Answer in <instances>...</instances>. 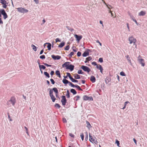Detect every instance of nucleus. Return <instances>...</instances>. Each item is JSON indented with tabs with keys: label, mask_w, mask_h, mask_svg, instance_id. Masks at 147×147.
I'll return each instance as SVG.
<instances>
[{
	"label": "nucleus",
	"mask_w": 147,
	"mask_h": 147,
	"mask_svg": "<svg viewBox=\"0 0 147 147\" xmlns=\"http://www.w3.org/2000/svg\"><path fill=\"white\" fill-rule=\"evenodd\" d=\"M98 61L101 63L103 61L102 58H99Z\"/></svg>",
	"instance_id": "obj_45"
},
{
	"label": "nucleus",
	"mask_w": 147,
	"mask_h": 147,
	"mask_svg": "<svg viewBox=\"0 0 147 147\" xmlns=\"http://www.w3.org/2000/svg\"><path fill=\"white\" fill-rule=\"evenodd\" d=\"M55 107H57V108L58 109H59L60 108V106L59 105V104H57V103H56V104L55 105Z\"/></svg>",
	"instance_id": "obj_34"
},
{
	"label": "nucleus",
	"mask_w": 147,
	"mask_h": 147,
	"mask_svg": "<svg viewBox=\"0 0 147 147\" xmlns=\"http://www.w3.org/2000/svg\"><path fill=\"white\" fill-rule=\"evenodd\" d=\"M81 68L85 71L87 72L88 73L90 71V69L88 67L82 65Z\"/></svg>",
	"instance_id": "obj_5"
},
{
	"label": "nucleus",
	"mask_w": 147,
	"mask_h": 147,
	"mask_svg": "<svg viewBox=\"0 0 147 147\" xmlns=\"http://www.w3.org/2000/svg\"><path fill=\"white\" fill-rule=\"evenodd\" d=\"M133 140L135 144H137V142L135 138H133Z\"/></svg>",
	"instance_id": "obj_63"
},
{
	"label": "nucleus",
	"mask_w": 147,
	"mask_h": 147,
	"mask_svg": "<svg viewBox=\"0 0 147 147\" xmlns=\"http://www.w3.org/2000/svg\"><path fill=\"white\" fill-rule=\"evenodd\" d=\"M120 75L123 76H125V75L123 71H121L120 73Z\"/></svg>",
	"instance_id": "obj_39"
},
{
	"label": "nucleus",
	"mask_w": 147,
	"mask_h": 147,
	"mask_svg": "<svg viewBox=\"0 0 147 147\" xmlns=\"http://www.w3.org/2000/svg\"><path fill=\"white\" fill-rule=\"evenodd\" d=\"M51 99L52 100V101L53 102H54L56 99L55 98V97L53 95L50 96Z\"/></svg>",
	"instance_id": "obj_21"
},
{
	"label": "nucleus",
	"mask_w": 147,
	"mask_h": 147,
	"mask_svg": "<svg viewBox=\"0 0 147 147\" xmlns=\"http://www.w3.org/2000/svg\"><path fill=\"white\" fill-rule=\"evenodd\" d=\"M50 81L53 84H54L55 83V82L54 81V80H53L52 79H50Z\"/></svg>",
	"instance_id": "obj_47"
},
{
	"label": "nucleus",
	"mask_w": 147,
	"mask_h": 147,
	"mask_svg": "<svg viewBox=\"0 0 147 147\" xmlns=\"http://www.w3.org/2000/svg\"><path fill=\"white\" fill-rule=\"evenodd\" d=\"M116 143L117 144V145L118 146L120 147L119 146V141H118L117 140H116Z\"/></svg>",
	"instance_id": "obj_35"
},
{
	"label": "nucleus",
	"mask_w": 147,
	"mask_h": 147,
	"mask_svg": "<svg viewBox=\"0 0 147 147\" xmlns=\"http://www.w3.org/2000/svg\"><path fill=\"white\" fill-rule=\"evenodd\" d=\"M65 44V42H62L58 45V47L59 48H62L64 46Z\"/></svg>",
	"instance_id": "obj_18"
},
{
	"label": "nucleus",
	"mask_w": 147,
	"mask_h": 147,
	"mask_svg": "<svg viewBox=\"0 0 147 147\" xmlns=\"http://www.w3.org/2000/svg\"><path fill=\"white\" fill-rule=\"evenodd\" d=\"M69 62H67L64 63L62 65L63 67H65L66 69H69L71 71L73 70L74 68V66L71 64L69 65Z\"/></svg>",
	"instance_id": "obj_1"
},
{
	"label": "nucleus",
	"mask_w": 147,
	"mask_h": 147,
	"mask_svg": "<svg viewBox=\"0 0 147 147\" xmlns=\"http://www.w3.org/2000/svg\"><path fill=\"white\" fill-rule=\"evenodd\" d=\"M43 64L47 67H51V65H48L46 63H43Z\"/></svg>",
	"instance_id": "obj_53"
},
{
	"label": "nucleus",
	"mask_w": 147,
	"mask_h": 147,
	"mask_svg": "<svg viewBox=\"0 0 147 147\" xmlns=\"http://www.w3.org/2000/svg\"><path fill=\"white\" fill-rule=\"evenodd\" d=\"M69 45H67V46H66L65 48V50H68L69 49Z\"/></svg>",
	"instance_id": "obj_38"
},
{
	"label": "nucleus",
	"mask_w": 147,
	"mask_h": 147,
	"mask_svg": "<svg viewBox=\"0 0 147 147\" xmlns=\"http://www.w3.org/2000/svg\"><path fill=\"white\" fill-rule=\"evenodd\" d=\"M1 13L3 15L4 19H5L7 18V16L4 9H2L1 10Z\"/></svg>",
	"instance_id": "obj_8"
},
{
	"label": "nucleus",
	"mask_w": 147,
	"mask_h": 147,
	"mask_svg": "<svg viewBox=\"0 0 147 147\" xmlns=\"http://www.w3.org/2000/svg\"><path fill=\"white\" fill-rule=\"evenodd\" d=\"M24 128H25V129L26 130V134H27L28 135H29V133H28V128L26 126L24 127Z\"/></svg>",
	"instance_id": "obj_37"
},
{
	"label": "nucleus",
	"mask_w": 147,
	"mask_h": 147,
	"mask_svg": "<svg viewBox=\"0 0 147 147\" xmlns=\"http://www.w3.org/2000/svg\"><path fill=\"white\" fill-rule=\"evenodd\" d=\"M89 55V53L88 51H85L84 53L82 54V56L84 57H86Z\"/></svg>",
	"instance_id": "obj_17"
},
{
	"label": "nucleus",
	"mask_w": 147,
	"mask_h": 147,
	"mask_svg": "<svg viewBox=\"0 0 147 147\" xmlns=\"http://www.w3.org/2000/svg\"><path fill=\"white\" fill-rule=\"evenodd\" d=\"M87 127L88 128L90 129L92 127L91 126V125L90 124V123L89 122L87 121Z\"/></svg>",
	"instance_id": "obj_33"
},
{
	"label": "nucleus",
	"mask_w": 147,
	"mask_h": 147,
	"mask_svg": "<svg viewBox=\"0 0 147 147\" xmlns=\"http://www.w3.org/2000/svg\"><path fill=\"white\" fill-rule=\"evenodd\" d=\"M126 57L127 59V60H128V61L129 62V63H130V64L131 65H132V63L131 61V60L130 59V58L129 56L128 55H127L126 56Z\"/></svg>",
	"instance_id": "obj_16"
},
{
	"label": "nucleus",
	"mask_w": 147,
	"mask_h": 147,
	"mask_svg": "<svg viewBox=\"0 0 147 147\" xmlns=\"http://www.w3.org/2000/svg\"><path fill=\"white\" fill-rule=\"evenodd\" d=\"M31 47H32V49L34 51H36L37 48L34 45H31Z\"/></svg>",
	"instance_id": "obj_23"
},
{
	"label": "nucleus",
	"mask_w": 147,
	"mask_h": 147,
	"mask_svg": "<svg viewBox=\"0 0 147 147\" xmlns=\"http://www.w3.org/2000/svg\"><path fill=\"white\" fill-rule=\"evenodd\" d=\"M80 137H81L82 140L83 141L84 140V136L82 133L80 135Z\"/></svg>",
	"instance_id": "obj_41"
},
{
	"label": "nucleus",
	"mask_w": 147,
	"mask_h": 147,
	"mask_svg": "<svg viewBox=\"0 0 147 147\" xmlns=\"http://www.w3.org/2000/svg\"><path fill=\"white\" fill-rule=\"evenodd\" d=\"M76 87L79 90H82L80 88V87L78 85H76Z\"/></svg>",
	"instance_id": "obj_42"
},
{
	"label": "nucleus",
	"mask_w": 147,
	"mask_h": 147,
	"mask_svg": "<svg viewBox=\"0 0 147 147\" xmlns=\"http://www.w3.org/2000/svg\"><path fill=\"white\" fill-rule=\"evenodd\" d=\"M92 65H97L96 64V62H93L92 63Z\"/></svg>",
	"instance_id": "obj_62"
},
{
	"label": "nucleus",
	"mask_w": 147,
	"mask_h": 147,
	"mask_svg": "<svg viewBox=\"0 0 147 147\" xmlns=\"http://www.w3.org/2000/svg\"><path fill=\"white\" fill-rule=\"evenodd\" d=\"M0 2L2 4H8V3L6 2V1H5V0H0Z\"/></svg>",
	"instance_id": "obj_25"
},
{
	"label": "nucleus",
	"mask_w": 147,
	"mask_h": 147,
	"mask_svg": "<svg viewBox=\"0 0 147 147\" xmlns=\"http://www.w3.org/2000/svg\"><path fill=\"white\" fill-rule=\"evenodd\" d=\"M39 68L40 70H41L42 69H45V67L43 65H39Z\"/></svg>",
	"instance_id": "obj_20"
},
{
	"label": "nucleus",
	"mask_w": 147,
	"mask_h": 147,
	"mask_svg": "<svg viewBox=\"0 0 147 147\" xmlns=\"http://www.w3.org/2000/svg\"><path fill=\"white\" fill-rule=\"evenodd\" d=\"M3 4V7L5 8H6L7 7V4Z\"/></svg>",
	"instance_id": "obj_56"
},
{
	"label": "nucleus",
	"mask_w": 147,
	"mask_h": 147,
	"mask_svg": "<svg viewBox=\"0 0 147 147\" xmlns=\"http://www.w3.org/2000/svg\"><path fill=\"white\" fill-rule=\"evenodd\" d=\"M127 29H128V31H130V29H129V24H128V23H127Z\"/></svg>",
	"instance_id": "obj_55"
},
{
	"label": "nucleus",
	"mask_w": 147,
	"mask_h": 147,
	"mask_svg": "<svg viewBox=\"0 0 147 147\" xmlns=\"http://www.w3.org/2000/svg\"><path fill=\"white\" fill-rule=\"evenodd\" d=\"M53 90L56 93V94H57L58 93V90L56 88H53Z\"/></svg>",
	"instance_id": "obj_27"
},
{
	"label": "nucleus",
	"mask_w": 147,
	"mask_h": 147,
	"mask_svg": "<svg viewBox=\"0 0 147 147\" xmlns=\"http://www.w3.org/2000/svg\"><path fill=\"white\" fill-rule=\"evenodd\" d=\"M61 98L62 99L61 100V102H62L63 105H65L66 102V100L65 97L64 96H62Z\"/></svg>",
	"instance_id": "obj_6"
},
{
	"label": "nucleus",
	"mask_w": 147,
	"mask_h": 147,
	"mask_svg": "<svg viewBox=\"0 0 147 147\" xmlns=\"http://www.w3.org/2000/svg\"><path fill=\"white\" fill-rule=\"evenodd\" d=\"M146 14V11H142L138 13V15L139 16H144Z\"/></svg>",
	"instance_id": "obj_11"
},
{
	"label": "nucleus",
	"mask_w": 147,
	"mask_h": 147,
	"mask_svg": "<svg viewBox=\"0 0 147 147\" xmlns=\"http://www.w3.org/2000/svg\"><path fill=\"white\" fill-rule=\"evenodd\" d=\"M96 67L100 70L101 73L102 74L103 73V69L102 66L100 65H99L98 66L97 65Z\"/></svg>",
	"instance_id": "obj_12"
},
{
	"label": "nucleus",
	"mask_w": 147,
	"mask_h": 147,
	"mask_svg": "<svg viewBox=\"0 0 147 147\" xmlns=\"http://www.w3.org/2000/svg\"><path fill=\"white\" fill-rule=\"evenodd\" d=\"M66 95L67 96V98H69L70 97L69 96V92L68 90H67V94Z\"/></svg>",
	"instance_id": "obj_31"
},
{
	"label": "nucleus",
	"mask_w": 147,
	"mask_h": 147,
	"mask_svg": "<svg viewBox=\"0 0 147 147\" xmlns=\"http://www.w3.org/2000/svg\"><path fill=\"white\" fill-rule=\"evenodd\" d=\"M18 11L22 13H26L28 12V10L24 8L20 7L17 8Z\"/></svg>",
	"instance_id": "obj_3"
},
{
	"label": "nucleus",
	"mask_w": 147,
	"mask_h": 147,
	"mask_svg": "<svg viewBox=\"0 0 147 147\" xmlns=\"http://www.w3.org/2000/svg\"><path fill=\"white\" fill-rule=\"evenodd\" d=\"M88 96H84L83 97V99L84 100H88Z\"/></svg>",
	"instance_id": "obj_29"
},
{
	"label": "nucleus",
	"mask_w": 147,
	"mask_h": 147,
	"mask_svg": "<svg viewBox=\"0 0 147 147\" xmlns=\"http://www.w3.org/2000/svg\"><path fill=\"white\" fill-rule=\"evenodd\" d=\"M52 58L54 60H59L60 59L61 57L59 55L55 56L53 55H52L51 56Z\"/></svg>",
	"instance_id": "obj_9"
},
{
	"label": "nucleus",
	"mask_w": 147,
	"mask_h": 147,
	"mask_svg": "<svg viewBox=\"0 0 147 147\" xmlns=\"http://www.w3.org/2000/svg\"><path fill=\"white\" fill-rule=\"evenodd\" d=\"M54 73V71H52L51 72L50 74L51 75H53V74Z\"/></svg>",
	"instance_id": "obj_64"
},
{
	"label": "nucleus",
	"mask_w": 147,
	"mask_h": 147,
	"mask_svg": "<svg viewBox=\"0 0 147 147\" xmlns=\"http://www.w3.org/2000/svg\"><path fill=\"white\" fill-rule=\"evenodd\" d=\"M74 76L75 79H80V76L77 74H75L74 75Z\"/></svg>",
	"instance_id": "obj_15"
},
{
	"label": "nucleus",
	"mask_w": 147,
	"mask_h": 147,
	"mask_svg": "<svg viewBox=\"0 0 147 147\" xmlns=\"http://www.w3.org/2000/svg\"><path fill=\"white\" fill-rule=\"evenodd\" d=\"M92 59V57H89L87 58L86 59L88 61H90Z\"/></svg>",
	"instance_id": "obj_40"
},
{
	"label": "nucleus",
	"mask_w": 147,
	"mask_h": 147,
	"mask_svg": "<svg viewBox=\"0 0 147 147\" xmlns=\"http://www.w3.org/2000/svg\"><path fill=\"white\" fill-rule=\"evenodd\" d=\"M93 142L95 144H97L98 142L96 140H95L94 139H93Z\"/></svg>",
	"instance_id": "obj_60"
},
{
	"label": "nucleus",
	"mask_w": 147,
	"mask_h": 147,
	"mask_svg": "<svg viewBox=\"0 0 147 147\" xmlns=\"http://www.w3.org/2000/svg\"><path fill=\"white\" fill-rule=\"evenodd\" d=\"M67 76H68V77H69L70 79H71V78H72V77L71 76L70 74L69 73H67Z\"/></svg>",
	"instance_id": "obj_36"
},
{
	"label": "nucleus",
	"mask_w": 147,
	"mask_h": 147,
	"mask_svg": "<svg viewBox=\"0 0 147 147\" xmlns=\"http://www.w3.org/2000/svg\"><path fill=\"white\" fill-rule=\"evenodd\" d=\"M46 44H47V47L48 48V50H50L51 49V44L49 43H46L44 44V46H45V45Z\"/></svg>",
	"instance_id": "obj_13"
},
{
	"label": "nucleus",
	"mask_w": 147,
	"mask_h": 147,
	"mask_svg": "<svg viewBox=\"0 0 147 147\" xmlns=\"http://www.w3.org/2000/svg\"><path fill=\"white\" fill-rule=\"evenodd\" d=\"M96 42L97 43H98L99 44V45H100V46H102V44H101V43L98 40H96Z\"/></svg>",
	"instance_id": "obj_58"
},
{
	"label": "nucleus",
	"mask_w": 147,
	"mask_h": 147,
	"mask_svg": "<svg viewBox=\"0 0 147 147\" xmlns=\"http://www.w3.org/2000/svg\"><path fill=\"white\" fill-rule=\"evenodd\" d=\"M70 80L73 82H78V80L74 79L72 77Z\"/></svg>",
	"instance_id": "obj_28"
},
{
	"label": "nucleus",
	"mask_w": 147,
	"mask_h": 147,
	"mask_svg": "<svg viewBox=\"0 0 147 147\" xmlns=\"http://www.w3.org/2000/svg\"><path fill=\"white\" fill-rule=\"evenodd\" d=\"M93 100V98L92 96L89 97L88 98V100Z\"/></svg>",
	"instance_id": "obj_49"
},
{
	"label": "nucleus",
	"mask_w": 147,
	"mask_h": 147,
	"mask_svg": "<svg viewBox=\"0 0 147 147\" xmlns=\"http://www.w3.org/2000/svg\"><path fill=\"white\" fill-rule=\"evenodd\" d=\"M138 61L139 63L142 66L144 67L145 66V62L143 59L138 57Z\"/></svg>",
	"instance_id": "obj_4"
},
{
	"label": "nucleus",
	"mask_w": 147,
	"mask_h": 147,
	"mask_svg": "<svg viewBox=\"0 0 147 147\" xmlns=\"http://www.w3.org/2000/svg\"><path fill=\"white\" fill-rule=\"evenodd\" d=\"M133 20L136 23L137 26L138 25V23L137 22L136 19H133Z\"/></svg>",
	"instance_id": "obj_46"
},
{
	"label": "nucleus",
	"mask_w": 147,
	"mask_h": 147,
	"mask_svg": "<svg viewBox=\"0 0 147 147\" xmlns=\"http://www.w3.org/2000/svg\"><path fill=\"white\" fill-rule=\"evenodd\" d=\"M8 117L10 121H12V120L11 117H10V116H9V115H8Z\"/></svg>",
	"instance_id": "obj_52"
},
{
	"label": "nucleus",
	"mask_w": 147,
	"mask_h": 147,
	"mask_svg": "<svg viewBox=\"0 0 147 147\" xmlns=\"http://www.w3.org/2000/svg\"><path fill=\"white\" fill-rule=\"evenodd\" d=\"M90 81L93 83H94L95 82L96 79L95 77L93 76H92L90 78Z\"/></svg>",
	"instance_id": "obj_14"
},
{
	"label": "nucleus",
	"mask_w": 147,
	"mask_h": 147,
	"mask_svg": "<svg viewBox=\"0 0 147 147\" xmlns=\"http://www.w3.org/2000/svg\"><path fill=\"white\" fill-rule=\"evenodd\" d=\"M34 1L36 4H38L39 3L38 0H34Z\"/></svg>",
	"instance_id": "obj_57"
},
{
	"label": "nucleus",
	"mask_w": 147,
	"mask_h": 147,
	"mask_svg": "<svg viewBox=\"0 0 147 147\" xmlns=\"http://www.w3.org/2000/svg\"><path fill=\"white\" fill-rule=\"evenodd\" d=\"M9 101L11 103L13 106H14L15 105L16 103V99L14 97H11Z\"/></svg>",
	"instance_id": "obj_10"
},
{
	"label": "nucleus",
	"mask_w": 147,
	"mask_h": 147,
	"mask_svg": "<svg viewBox=\"0 0 147 147\" xmlns=\"http://www.w3.org/2000/svg\"><path fill=\"white\" fill-rule=\"evenodd\" d=\"M73 50L75 52H76L77 51V49L75 47H74H74H73Z\"/></svg>",
	"instance_id": "obj_48"
},
{
	"label": "nucleus",
	"mask_w": 147,
	"mask_h": 147,
	"mask_svg": "<svg viewBox=\"0 0 147 147\" xmlns=\"http://www.w3.org/2000/svg\"><path fill=\"white\" fill-rule=\"evenodd\" d=\"M89 137L90 141L91 142H93V139H92V136L90 135V134H89Z\"/></svg>",
	"instance_id": "obj_26"
},
{
	"label": "nucleus",
	"mask_w": 147,
	"mask_h": 147,
	"mask_svg": "<svg viewBox=\"0 0 147 147\" xmlns=\"http://www.w3.org/2000/svg\"><path fill=\"white\" fill-rule=\"evenodd\" d=\"M77 56H78V57H80L81 56V53L80 52H78V53H77Z\"/></svg>",
	"instance_id": "obj_54"
},
{
	"label": "nucleus",
	"mask_w": 147,
	"mask_h": 147,
	"mask_svg": "<svg viewBox=\"0 0 147 147\" xmlns=\"http://www.w3.org/2000/svg\"><path fill=\"white\" fill-rule=\"evenodd\" d=\"M74 36L76 38V40L78 42H79L80 40L82 38V35H78L77 34H75Z\"/></svg>",
	"instance_id": "obj_7"
},
{
	"label": "nucleus",
	"mask_w": 147,
	"mask_h": 147,
	"mask_svg": "<svg viewBox=\"0 0 147 147\" xmlns=\"http://www.w3.org/2000/svg\"><path fill=\"white\" fill-rule=\"evenodd\" d=\"M63 121L64 123H66L67 122V121L66 120V119L65 118H63Z\"/></svg>",
	"instance_id": "obj_61"
},
{
	"label": "nucleus",
	"mask_w": 147,
	"mask_h": 147,
	"mask_svg": "<svg viewBox=\"0 0 147 147\" xmlns=\"http://www.w3.org/2000/svg\"><path fill=\"white\" fill-rule=\"evenodd\" d=\"M71 92L72 93L74 94H76L77 92L74 89H72L70 90Z\"/></svg>",
	"instance_id": "obj_24"
},
{
	"label": "nucleus",
	"mask_w": 147,
	"mask_h": 147,
	"mask_svg": "<svg viewBox=\"0 0 147 147\" xmlns=\"http://www.w3.org/2000/svg\"><path fill=\"white\" fill-rule=\"evenodd\" d=\"M62 82L64 84H67L69 83V81L66 79H63V80Z\"/></svg>",
	"instance_id": "obj_22"
},
{
	"label": "nucleus",
	"mask_w": 147,
	"mask_h": 147,
	"mask_svg": "<svg viewBox=\"0 0 147 147\" xmlns=\"http://www.w3.org/2000/svg\"><path fill=\"white\" fill-rule=\"evenodd\" d=\"M74 53L73 52H71L70 53V54L69 55V56L71 57L72 55H74Z\"/></svg>",
	"instance_id": "obj_50"
},
{
	"label": "nucleus",
	"mask_w": 147,
	"mask_h": 147,
	"mask_svg": "<svg viewBox=\"0 0 147 147\" xmlns=\"http://www.w3.org/2000/svg\"><path fill=\"white\" fill-rule=\"evenodd\" d=\"M40 58L41 59H43L45 58V56L44 55H42L40 56Z\"/></svg>",
	"instance_id": "obj_43"
},
{
	"label": "nucleus",
	"mask_w": 147,
	"mask_h": 147,
	"mask_svg": "<svg viewBox=\"0 0 147 147\" xmlns=\"http://www.w3.org/2000/svg\"><path fill=\"white\" fill-rule=\"evenodd\" d=\"M44 74L48 78H49L50 77L49 74L46 71H45L44 72Z\"/></svg>",
	"instance_id": "obj_30"
},
{
	"label": "nucleus",
	"mask_w": 147,
	"mask_h": 147,
	"mask_svg": "<svg viewBox=\"0 0 147 147\" xmlns=\"http://www.w3.org/2000/svg\"><path fill=\"white\" fill-rule=\"evenodd\" d=\"M78 74H83L84 72H82V70L79 69L78 71Z\"/></svg>",
	"instance_id": "obj_32"
},
{
	"label": "nucleus",
	"mask_w": 147,
	"mask_h": 147,
	"mask_svg": "<svg viewBox=\"0 0 147 147\" xmlns=\"http://www.w3.org/2000/svg\"><path fill=\"white\" fill-rule=\"evenodd\" d=\"M55 73L56 74V75H57L58 76L59 78H60L61 77L60 73L59 71L57 70L55 72Z\"/></svg>",
	"instance_id": "obj_19"
},
{
	"label": "nucleus",
	"mask_w": 147,
	"mask_h": 147,
	"mask_svg": "<svg viewBox=\"0 0 147 147\" xmlns=\"http://www.w3.org/2000/svg\"><path fill=\"white\" fill-rule=\"evenodd\" d=\"M53 90H50L49 91V94L50 96L53 95Z\"/></svg>",
	"instance_id": "obj_44"
},
{
	"label": "nucleus",
	"mask_w": 147,
	"mask_h": 147,
	"mask_svg": "<svg viewBox=\"0 0 147 147\" xmlns=\"http://www.w3.org/2000/svg\"><path fill=\"white\" fill-rule=\"evenodd\" d=\"M86 136L85 137V139L86 140H87L88 139V135L87 132H86Z\"/></svg>",
	"instance_id": "obj_59"
},
{
	"label": "nucleus",
	"mask_w": 147,
	"mask_h": 147,
	"mask_svg": "<svg viewBox=\"0 0 147 147\" xmlns=\"http://www.w3.org/2000/svg\"><path fill=\"white\" fill-rule=\"evenodd\" d=\"M55 41L56 42H61V40L59 38H57L55 39Z\"/></svg>",
	"instance_id": "obj_51"
},
{
	"label": "nucleus",
	"mask_w": 147,
	"mask_h": 147,
	"mask_svg": "<svg viewBox=\"0 0 147 147\" xmlns=\"http://www.w3.org/2000/svg\"><path fill=\"white\" fill-rule=\"evenodd\" d=\"M128 40L130 44H133V45L135 46L136 48L137 47V45L136 44V40L133 36H131L129 38Z\"/></svg>",
	"instance_id": "obj_2"
}]
</instances>
